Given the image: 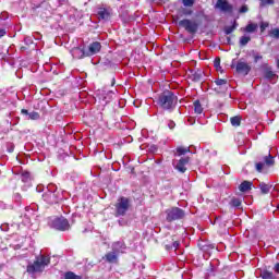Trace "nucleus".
Segmentation results:
<instances>
[{
	"label": "nucleus",
	"mask_w": 279,
	"mask_h": 279,
	"mask_svg": "<svg viewBox=\"0 0 279 279\" xmlns=\"http://www.w3.org/2000/svg\"><path fill=\"white\" fill-rule=\"evenodd\" d=\"M172 247H174V250H178V247H180V242H173Z\"/></svg>",
	"instance_id": "37"
},
{
	"label": "nucleus",
	"mask_w": 279,
	"mask_h": 279,
	"mask_svg": "<svg viewBox=\"0 0 279 279\" xmlns=\"http://www.w3.org/2000/svg\"><path fill=\"white\" fill-rule=\"evenodd\" d=\"M168 128H169L170 130H173V128H175V122L170 121V122L168 123Z\"/></svg>",
	"instance_id": "36"
},
{
	"label": "nucleus",
	"mask_w": 279,
	"mask_h": 279,
	"mask_svg": "<svg viewBox=\"0 0 279 279\" xmlns=\"http://www.w3.org/2000/svg\"><path fill=\"white\" fill-rule=\"evenodd\" d=\"M182 3L185 8H193L195 0H182Z\"/></svg>",
	"instance_id": "25"
},
{
	"label": "nucleus",
	"mask_w": 279,
	"mask_h": 279,
	"mask_svg": "<svg viewBox=\"0 0 279 279\" xmlns=\"http://www.w3.org/2000/svg\"><path fill=\"white\" fill-rule=\"evenodd\" d=\"M43 198L48 204H56V202H58V198L56 197V192H47L43 195Z\"/></svg>",
	"instance_id": "13"
},
{
	"label": "nucleus",
	"mask_w": 279,
	"mask_h": 279,
	"mask_svg": "<svg viewBox=\"0 0 279 279\" xmlns=\"http://www.w3.org/2000/svg\"><path fill=\"white\" fill-rule=\"evenodd\" d=\"M214 66H215V69H217L218 71H221V60H220V59H215V61H214Z\"/></svg>",
	"instance_id": "30"
},
{
	"label": "nucleus",
	"mask_w": 279,
	"mask_h": 279,
	"mask_svg": "<svg viewBox=\"0 0 279 279\" xmlns=\"http://www.w3.org/2000/svg\"><path fill=\"white\" fill-rule=\"evenodd\" d=\"M104 100H106V97H102Z\"/></svg>",
	"instance_id": "44"
},
{
	"label": "nucleus",
	"mask_w": 279,
	"mask_h": 279,
	"mask_svg": "<svg viewBox=\"0 0 279 279\" xmlns=\"http://www.w3.org/2000/svg\"><path fill=\"white\" fill-rule=\"evenodd\" d=\"M240 12H242V13H245V12H247V7H242L241 9H240Z\"/></svg>",
	"instance_id": "40"
},
{
	"label": "nucleus",
	"mask_w": 279,
	"mask_h": 279,
	"mask_svg": "<svg viewBox=\"0 0 279 279\" xmlns=\"http://www.w3.org/2000/svg\"><path fill=\"white\" fill-rule=\"evenodd\" d=\"M259 189L264 195H267V193H269V191L271 190V186L265 183H260Z\"/></svg>",
	"instance_id": "19"
},
{
	"label": "nucleus",
	"mask_w": 279,
	"mask_h": 279,
	"mask_svg": "<svg viewBox=\"0 0 279 279\" xmlns=\"http://www.w3.org/2000/svg\"><path fill=\"white\" fill-rule=\"evenodd\" d=\"M101 51V44L99 41L92 43L87 49L75 48L73 50V56L75 58H90V56H96Z\"/></svg>",
	"instance_id": "3"
},
{
	"label": "nucleus",
	"mask_w": 279,
	"mask_h": 279,
	"mask_svg": "<svg viewBox=\"0 0 279 279\" xmlns=\"http://www.w3.org/2000/svg\"><path fill=\"white\" fill-rule=\"evenodd\" d=\"M236 29V26L235 25H232V26H226L225 27V34L230 35L232 34V32H234Z\"/></svg>",
	"instance_id": "26"
},
{
	"label": "nucleus",
	"mask_w": 279,
	"mask_h": 279,
	"mask_svg": "<svg viewBox=\"0 0 279 279\" xmlns=\"http://www.w3.org/2000/svg\"><path fill=\"white\" fill-rule=\"evenodd\" d=\"M199 77H201L199 75H196V76L194 77V80L197 81V80H199Z\"/></svg>",
	"instance_id": "42"
},
{
	"label": "nucleus",
	"mask_w": 279,
	"mask_h": 279,
	"mask_svg": "<svg viewBox=\"0 0 279 279\" xmlns=\"http://www.w3.org/2000/svg\"><path fill=\"white\" fill-rule=\"evenodd\" d=\"M27 180H29V172H24V173L22 174V181H23V182H27Z\"/></svg>",
	"instance_id": "34"
},
{
	"label": "nucleus",
	"mask_w": 279,
	"mask_h": 279,
	"mask_svg": "<svg viewBox=\"0 0 279 279\" xmlns=\"http://www.w3.org/2000/svg\"><path fill=\"white\" fill-rule=\"evenodd\" d=\"M194 112L196 114H202V112H204V108L202 107V104H199V100L194 101Z\"/></svg>",
	"instance_id": "16"
},
{
	"label": "nucleus",
	"mask_w": 279,
	"mask_h": 279,
	"mask_svg": "<svg viewBox=\"0 0 279 279\" xmlns=\"http://www.w3.org/2000/svg\"><path fill=\"white\" fill-rule=\"evenodd\" d=\"M260 5L265 7V5H274V0H262L260 1Z\"/></svg>",
	"instance_id": "32"
},
{
	"label": "nucleus",
	"mask_w": 279,
	"mask_h": 279,
	"mask_svg": "<svg viewBox=\"0 0 279 279\" xmlns=\"http://www.w3.org/2000/svg\"><path fill=\"white\" fill-rule=\"evenodd\" d=\"M216 84L217 86H226L228 84V81L223 78H218L216 80Z\"/></svg>",
	"instance_id": "31"
},
{
	"label": "nucleus",
	"mask_w": 279,
	"mask_h": 279,
	"mask_svg": "<svg viewBox=\"0 0 279 279\" xmlns=\"http://www.w3.org/2000/svg\"><path fill=\"white\" fill-rule=\"evenodd\" d=\"M179 26L184 27L185 32H189V34H196L199 28L197 22L187 19L179 21Z\"/></svg>",
	"instance_id": "6"
},
{
	"label": "nucleus",
	"mask_w": 279,
	"mask_h": 279,
	"mask_svg": "<svg viewBox=\"0 0 279 279\" xmlns=\"http://www.w3.org/2000/svg\"><path fill=\"white\" fill-rule=\"evenodd\" d=\"M189 157H182L180 160H173L172 165L177 171H180V173H184L186 171V163L189 162Z\"/></svg>",
	"instance_id": "9"
},
{
	"label": "nucleus",
	"mask_w": 279,
	"mask_h": 279,
	"mask_svg": "<svg viewBox=\"0 0 279 279\" xmlns=\"http://www.w3.org/2000/svg\"><path fill=\"white\" fill-rule=\"evenodd\" d=\"M231 69H234V62H232V64H231Z\"/></svg>",
	"instance_id": "43"
},
{
	"label": "nucleus",
	"mask_w": 279,
	"mask_h": 279,
	"mask_svg": "<svg viewBox=\"0 0 279 279\" xmlns=\"http://www.w3.org/2000/svg\"><path fill=\"white\" fill-rule=\"evenodd\" d=\"M182 14L183 16H191V14H193V11L189 9H183Z\"/></svg>",
	"instance_id": "33"
},
{
	"label": "nucleus",
	"mask_w": 279,
	"mask_h": 279,
	"mask_svg": "<svg viewBox=\"0 0 279 279\" xmlns=\"http://www.w3.org/2000/svg\"><path fill=\"white\" fill-rule=\"evenodd\" d=\"M216 8L221 10V12H232V5H230L227 0H218Z\"/></svg>",
	"instance_id": "12"
},
{
	"label": "nucleus",
	"mask_w": 279,
	"mask_h": 279,
	"mask_svg": "<svg viewBox=\"0 0 279 279\" xmlns=\"http://www.w3.org/2000/svg\"><path fill=\"white\" fill-rule=\"evenodd\" d=\"M236 73H240L241 75H247L250 71H252V68L247 62L245 61H239L235 65Z\"/></svg>",
	"instance_id": "10"
},
{
	"label": "nucleus",
	"mask_w": 279,
	"mask_h": 279,
	"mask_svg": "<svg viewBox=\"0 0 279 279\" xmlns=\"http://www.w3.org/2000/svg\"><path fill=\"white\" fill-rule=\"evenodd\" d=\"M270 37H271V38L279 39V28H272V29L270 31Z\"/></svg>",
	"instance_id": "27"
},
{
	"label": "nucleus",
	"mask_w": 279,
	"mask_h": 279,
	"mask_svg": "<svg viewBox=\"0 0 279 279\" xmlns=\"http://www.w3.org/2000/svg\"><path fill=\"white\" fill-rule=\"evenodd\" d=\"M267 27H269V24H267V23H262V25H260L262 32H265V29H267Z\"/></svg>",
	"instance_id": "35"
},
{
	"label": "nucleus",
	"mask_w": 279,
	"mask_h": 279,
	"mask_svg": "<svg viewBox=\"0 0 279 279\" xmlns=\"http://www.w3.org/2000/svg\"><path fill=\"white\" fill-rule=\"evenodd\" d=\"M239 191H241V193H247V191H252V182L250 181L242 182L239 186Z\"/></svg>",
	"instance_id": "14"
},
{
	"label": "nucleus",
	"mask_w": 279,
	"mask_h": 279,
	"mask_svg": "<svg viewBox=\"0 0 279 279\" xmlns=\"http://www.w3.org/2000/svg\"><path fill=\"white\" fill-rule=\"evenodd\" d=\"M157 104L162 110H173L178 104V96L172 92L166 90L159 95Z\"/></svg>",
	"instance_id": "2"
},
{
	"label": "nucleus",
	"mask_w": 279,
	"mask_h": 279,
	"mask_svg": "<svg viewBox=\"0 0 279 279\" xmlns=\"http://www.w3.org/2000/svg\"><path fill=\"white\" fill-rule=\"evenodd\" d=\"M117 215L123 217L128 210H130V199L126 197H121L116 204Z\"/></svg>",
	"instance_id": "7"
},
{
	"label": "nucleus",
	"mask_w": 279,
	"mask_h": 279,
	"mask_svg": "<svg viewBox=\"0 0 279 279\" xmlns=\"http://www.w3.org/2000/svg\"><path fill=\"white\" fill-rule=\"evenodd\" d=\"M252 40V37L244 35L240 38V45L241 47H245V45H247V43H250Z\"/></svg>",
	"instance_id": "18"
},
{
	"label": "nucleus",
	"mask_w": 279,
	"mask_h": 279,
	"mask_svg": "<svg viewBox=\"0 0 279 279\" xmlns=\"http://www.w3.org/2000/svg\"><path fill=\"white\" fill-rule=\"evenodd\" d=\"M259 276L263 279H276V277L274 276V272L268 270H263Z\"/></svg>",
	"instance_id": "17"
},
{
	"label": "nucleus",
	"mask_w": 279,
	"mask_h": 279,
	"mask_svg": "<svg viewBox=\"0 0 279 279\" xmlns=\"http://www.w3.org/2000/svg\"><path fill=\"white\" fill-rule=\"evenodd\" d=\"M166 214L167 221H178V219H183L184 217V210L178 207L168 209Z\"/></svg>",
	"instance_id": "8"
},
{
	"label": "nucleus",
	"mask_w": 279,
	"mask_h": 279,
	"mask_svg": "<svg viewBox=\"0 0 279 279\" xmlns=\"http://www.w3.org/2000/svg\"><path fill=\"white\" fill-rule=\"evenodd\" d=\"M255 29H258V25L257 24H248L246 27H245V32H247L248 34H253V32Z\"/></svg>",
	"instance_id": "22"
},
{
	"label": "nucleus",
	"mask_w": 279,
	"mask_h": 279,
	"mask_svg": "<svg viewBox=\"0 0 279 279\" xmlns=\"http://www.w3.org/2000/svg\"><path fill=\"white\" fill-rule=\"evenodd\" d=\"M231 125H233L234 128H239V125H241V118L240 117L231 118Z\"/></svg>",
	"instance_id": "24"
},
{
	"label": "nucleus",
	"mask_w": 279,
	"mask_h": 279,
	"mask_svg": "<svg viewBox=\"0 0 279 279\" xmlns=\"http://www.w3.org/2000/svg\"><path fill=\"white\" fill-rule=\"evenodd\" d=\"M274 157L272 156H266L265 157V163L263 162H258L256 163V171H258V173H263V169L265 168V165L266 167H271L274 166Z\"/></svg>",
	"instance_id": "11"
},
{
	"label": "nucleus",
	"mask_w": 279,
	"mask_h": 279,
	"mask_svg": "<svg viewBox=\"0 0 279 279\" xmlns=\"http://www.w3.org/2000/svg\"><path fill=\"white\" fill-rule=\"evenodd\" d=\"M28 119H31V121H38V119H40V114L36 111H33L28 113Z\"/></svg>",
	"instance_id": "23"
},
{
	"label": "nucleus",
	"mask_w": 279,
	"mask_h": 279,
	"mask_svg": "<svg viewBox=\"0 0 279 279\" xmlns=\"http://www.w3.org/2000/svg\"><path fill=\"white\" fill-rule=\"evenodd\" d=\"M98 16H99V19H102V21H106V19H108V16H110V14L108 13V11L106 9H101L100 11H98Z\"/></svg>",
	"instance_id": "20"
},
{
	"label": "nucleus",
	"mask_w": 279,
	"mask_h": 279,
	"mask_svg": "<svg viewBox=\"0 0 279 279\" xmlns=\"http://www.w3.org/2000/svg\"><path fill=\"white\" fill-rule=\"evenodd\" d=\"M231 206H233L234 208H239V206H241V199L232 198L231 199Z\"/></svg>",
	"instance_id": "29"
},
{
	"label": "nucleus",
	"mask_w": 279,
	"mask_h": 279,
	"mask_svg": "<svg viewBox=\"0 0 279 279\" xmlns=\"http://www.w3.org/2000/svg\"><path fill=\"white\" fill-rule=\"evenodd\" d=\"M51 263V257L49 255H38L34 263L27 265L26 271L27 274H43L46 267H49Z\"/></svg>",
	"instance_id": "1"
},
{
	"label": "nucleus",
	"mask_w": 279,
	"mask_h": 279,
	"mask_svg": "<svg viewBox=\"0 0 279 279\" xmlns=\"http://www.w3.org/2000/svg\"><path fill=\"white\" fill-rule=\"evenodd\" d=\"M265 77L266 80H278V75H276L274 72H271L270 70H267L266 71V74H265Z\"/></svg>",
	"instance_id": "21"
},
{
	"label": "nucleus",
	"mask_w": 279,
	"mask_h": 279,
	"mask_svg": "<svg viewBox=\"0 0 279 279\" xmlns=\"http://www.w3.org/2000/svg\"><path fill=\"white\" fill-rule=\"evenodd\" d=\"M5 36V29L0 28V38H3Z\"/></svg>",
	"instance_id": "38"
},
{
	"label": "nucleus",
	"mask_w": 279,
	"mask_h": 279,
	"mask_svg": "<svg viewBox=\"0 0 279 279\" xmlns=\"http://www.w3.org/2000/svg\"><path fill=\"white\" fill-rule=\"evenodd\" d=\"M22 114H25L26 117H29V111H27L26 109H22Z\"/></svg>",
	"instance_id": "39"
},
{
	"label": "nucleus",
	"mask_w": 279,
	"mask_h": 279,
	"mask_svg": "<svg viewBox=\"0 0 279 279\" xmlns=\"http://www.w3.org/2000/svg\"><path fill=\"white\" fill-rule=\"evenodd\" d=\"M191 151V148L184 147V146H179L177 147V153L174 154L175 156H184Z\"/></svg>",
	"instance_id": "15"
},
{
	"label": "nucleus",
	"mask_w": 279,
	"mask_h": 279,
	"mask_svg": "<svg viewBox=\"0 0 279 279\" xmlns=\"http://www.w3.org/2000/svg\"><path fill=\"white\" fill-rule=\"evenodd\" d=\"M49 226L51 228H54V230H61V231L69 230V228H71V226L69 225V220H66V218L64 217L50 218Z\"/></svg>",
	"instance_id": "4"
},
{
	"label": "nucleus",
	"mask_w": 279,
	"mask_h": 279,
	"mask_svg": "<svg viewBox=\"0 0 279 279\" xmlns=\"http://www.w3.org/2000/svg\"><path fill=\"white\" fill-rule=\"evenodd\" d=\"M124 248V244L121 242H114L112 244V250L113 252L108 253L105 255V258L107 260V263H117L118 257H117V253L121 252V250Z\"/></svg>",
	"instance_id": "5"
},
{
	"label": "nucleus",
	"mask_w": 279,
	"mask_h": 279,
	"mask_svg": "<svg viewBox=\"0 0 279 279\" xmlns=\"http://www.w3.org/2000/svg\"><path fill=\"white\" fill-rule=\"evenodd\" d=\"M275 271L279 274V263L275 265Z\"/></svg>",
	"instance_id": "41"
},
{
	"label": "nucleus",
	"mask_w": 279,
	"mask_h": 279,
	"mask_svg": "<svg viewBox=\"0 0 279 279\" xmlns=\"http://www.w3.org/2000/svg\"><path fill=\"white\" fill-rule=\"evenodd\" d=\"M65 279H82V277L75 275L74 272H66Z\"/></svg>",
	"instance_id": "28"
}]
</instances>
